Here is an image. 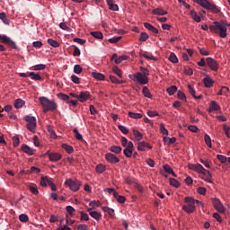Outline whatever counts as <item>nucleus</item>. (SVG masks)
Here are the masks:
<instances>
[{
    "label": "nucleus",
    "mask_w": 230,
    "mask_h": 230,
    "mask_svg": "<svg viewBox=\"0 0 230 230\" xmlns=\"http://www.w3.org/2000/svg\"><path fill=\"white\" fill-rule=\"evenodd\" d=\"M227 26H229V23L221 20L220 22H214L213 25L209 26V30L212 33L219 35L221 39H226L227 37Z\"/></svg>",
    "instance_id": "nucleus-1"
},
{
    "label": "nucleus",
    "mask_w": 230,
    "mask_h": 230,
    "mask_svg": "<svg viewBox=\"0 0 230 230\" xmlns=\"http://www.w3.org/2000/svg\"><path fill=\"white\" fill-rule=\"evenodd\" d=\"M194 2L197 4H199V6H202V8H205V10H210V12H213V13H218L220 12V9H218L217 4H211L208 0H194Z\"/></svg>",
    "instance_id": "nucleus-2"
},
{
    "label": "nucleus",
    "mask_w": 230,
    "mask_h": 230,
    "mask_svg": "<svg viewBox=\"0 0 230 230\" xmlns=\"http://www.w3.org/2000/svg\"><path fill=\"white\" fill-rule=\"evenodd\" d=\"M40 102L43 107V112H48V111H55L57 109V103L48 99V97H40Z\"/></svg>",
    "instance_id": "nucleus-3"
},
{
    "label": "nucleus",
    "mask_w": 230,
    "mask_h": 230,
    "mask_svg": "<svg viewBox=\"0 0 230 230\" xmlns=\"http://www.w3.org/2000/svg\"><path fill=\"white\" fill-rule=\"evenodd\" d=\"M131 80L137 82L140 85H146L148 84V77L144 75L141 72H137L128 75Z\"/></svg>",
    "instance_id": "nucleus-4"
},
{
    "label": "nucleus",
    "mask_w": 230,
    "mask_h": 230,
    "mask_svg": "<svg viewBox=\"0 0 230 230\" xmlns=\"http://www.w3.org/2000/svg\"><path fill=\"white\" fill-rule=\"evenodd\" d=\"M24 121L27 122V128L32 134H35V128L37 127V119L35 117H31L30 115H26L24 117Z\"/></svg>",
    "instance_id": "nucleus-5"
},
{
    "label": "nucleus",
    "mask_w": 230,
    "mask_h": 230,
    "mask_svg": "<svg viewBox=\"0 0 230 230\" xmlns=\"http://www.w3.org/2000/svg\"><path fill=\"white\" fill-rule=\"evenodd\" d=\"M66 186L71 190V191H78L80 190V186H82V183L78 181H73L72 179H68L65 181Z\"/></svg>",
    "instance_id": "nucleus-6"
},
{
    "label": "nucleus",
    "mask_w": 230,
    "mask_h": 230,
    "mask_svg": "<svg viewBox=\"0 0 230 230\" xmlns=\"http://www.w3.org/2000/svg\"><path fill=\"white\" fill-rule=\"evenodd\" d=\"M0 40L1 42H3V44H6L7 46H9V48H12V49H19L14 41L6 35H0Z\"/></svg>",
    "instance_id": "nucleus-7"
},
{
    "label": "nucleus",
    "mask_w": 230,
    "mask_h": 230,
    "mask_svg": "<svg viewBox=\"0 0 230 230\" xmlns=\"http://www.w3.org/2000/svg\"><path fill=\"white\" fill-rule=\"evenodd\" d=\"M212 204L217 211L218 213H225L226 208H224V205L222 204V201H220L217 198L212 199Z\"/></svg>",
    "instance_id": "nucleus-8"
},
{
    "label": "nucleus",
    "mask_w": 230,
    "mask_h": 230,
    "mask_svg": "<svg viewBox=\"0 0 230 230\" xmlns=\"http://www.w3.org/2000/svg\"><path fill=\"white\" fill-rule=\"evenodd\" d=\"M207 66L211 69V71H218V62L213 58H207Z\"/></svg>",
    "instance_id": "nucleus-9"
},
{
    "label": "nucleus",
    "mask_w": 230,
    "mask_h": 230,
    "mask_svg": "<svg viewBox=\"0 0 230 230\" xmlns=\"http://www.w3.org/2000/svg\"><path fill=\"white\" fill-rule=\"evenodd\" d=\"M133 152H134V143H132V141H129L128 143V146L123 150V154L126 157H132Z\"/></svg>",
    "instance_id": "nucleus-10"
},
{
    "label": "nucleus",
    "mask_w": 230,
    "mask_h": 230,
    "mask_svg": "<svg viewBox=\"0 0 230 230\" xmlns=\"http://www.w3.org/2000/svg\"><path fill=\"white\" fill-rule=\"evenodd\" d=\"M105 159H106V161H108V163H111V164H116L119 163V158H118V156H116V155H114L112 153L106 154Z\"/></svg>",
    "instance_id": "nucleus-11"
},
{
    "label": "nucleus",
    "mask_w": 230,
    "mask_h": 230,
    "mask_svg": "<svg viewBox=\"0 0 230 230\" xmlns=\"http://www.w3.org/2000/svg\"><path fill=\"white\" fill-rule=\"evenodd\" d=\"M187 203L186 205H183L182 206V209L183 211H185V213H194L196 208H195V205L191 202H185Z\"/></svg>",
    "instance_id": "nucleus-12"
},
{
    "label": "nucleus",
    "mask_w": 230,
    "mask_h": 230,
    "mask_svg": "<svg viewBox=\"0 0 230 230\" xmlns=\"http://www.w3.org/2000/svg\"><path fill=\"white\" fill-rule=\"evenodd\" d=\"M189 170H193L194 172H198V173H201L204 172V166L202 164H190L189 165Z\"/></svg>",
    "instance_id": "nucleus-13"
},
{
    "label": "nucleus",
    "mask_w": 230,
    "mask_h": 230,
    "mask_svg": "<svg viewBox=\"0 0 230 230\" xmlns=\"http://www.w3.org/2000/svg\"><path fill=\"white\" fill-rule=\"evenodd\" d=\"M47 155H49V161L52 162H57V161H60V159H62V155L58 154V153H47Z\"/></svg>",
    "instance_id": "nucleus-14"
},
{
    "label": "nucleus",
    "mask_w": 230,
    "mask_h": 230,
    "mask_svg": "<svg viewBox=\"0 0 230 230\" xmlns=\"http://www.w3.org/2000/svg\"><path fill=\"white\" fill-rule=\"evenodd\" d=\"M89 98H91V93L89 92H81L79 93L78 100H79V102L84 103V102H87V100H89Z\"/></svg>",
    "instance_id": "nucleus-15"
},
{
    "label": "nucleus",
    "mask_w": 230,
    "mask_h": 230,
    "mask_svg": "<svg viewBox=\"0 0 230 230\" xmlns=\"http://www.w3.org/2000/svg\"><path fill=\"white\" fill-rule=\"evenodd\" d=\"M184 200H185V202H190V204H193L194 206H195V204H197L198 206H200L201 208L204 207V204L202 203V201L195 199L192 197H185Z\"/></svg>",
    "instance_id": "nucleus-16"
},
{
    "label": "nucleus",
    "mask_w": 230,
    "mask_h": 230,
    "mask_svg": "<svg viewBox=\"0 0 230 230\" xmlns=\"http://www.w3.org/2000/svg\"><path fill=\"white\" fill-rule=\"evenodd\" d=\"M146 148H149V149L152 148L150 144H148V143H146L145 141L139 142L137 144V150H140V152H145V150H146Z\"/></svg>",
    "instance_id": "nucleus-17"
},
{
    "label": "nucleus",
    "mask_w": 230,
    "mask_h": 230,
    "mask_svg": "<svg viewBox=\"0 0 230 230\" xmlns=\"http://www.w3.org/2000/svg\"><path fill=\"white\" fill-rule=\"evenodd\" d=\"M203 84L205 85V87H213V84H215V81H213V79H211V77L209 75H206V77L203 79Z\"/></svg>",
    "instance_id": "nucleus-18"
},
{
    "label": "nucleus",
    "mask_w": 230,
    "mask_h": 230,
    "mask_svg": "<svg viewBox=\"0 0 230 230\" xmlns=\"http://www.w3.org/2000/svg\"><path fill=\"white\" fill-rule=\"evenodd\" d=\"M22 150L25 154H28V155H33V154H35V151H33V149H31V147H30L24 144L22 146Z\"/></svg>",
    "instance_id": "nucleus-19"
},
{
    "label": "nucleus",
    "mask_w": 230,
    "mask_h": 230,
    "mask_svg": "<svg viewBox=\"0 0 230 230\" xmlns=\"http://www.w3.org/2000/svg\"><path fill=\"white\" fill-rule=\"evenodd\" d=\"M89 215L90 217H92V218H94V220H96L97 222H100V220H102V214L99 213L98 211H91Z\"/></svg>",
    "instance_id": "nucleus-20"
},
{
    "label": "nucleus",
    "mask_w": 230,
    "mask_h": 230,
    "mask_svg": "<svg viewBox=\"0 0 230 230\" xmlns=\"http://www.w3.org/2000/svg\"><path fill=\"white\" fill-rule=\"evenodd\" d=\"M145 28H146V30H149V31H152L153 33H159V30H157L155 27H154L152 24L148 23V22H145L144 23Z\"/></svg>",
    "instance_id": "nucleus-21"
},
{
    "label": "nucleus",
    "mask_w": 230,
    "mask_h": 230,
    "mask_svg": "<svg viewBox=\"0 0 230 230\" xmlns=\"http://www.w3.org/2000/svg\"><path fill=\"white\" fill-rule=\"evenodd\" d=\"M213 111H220V105L215 101H212L209 106V112H213Z\"/></svg>",
    "instance_id": "nucleus-22"
},
{
    "label": "nucleus",
    "mask_w": 230,
    "mask_h": 230,
    "mask_svg": "<svg viewBox=\"0 0 230 230\" xmlns=\"http://www.w3.org/2000/svg\"><path fill=\"white\" fill-rule=\"evenodd\" d=\"M152 13H154V15H167L168 12L163 10L162 8H155L152 11Z\"/></svg>",
    "instance_id": "nucleus-23"
},
{
    "label": "nucleus",
    "mask_w": 230,
    "mask_h": 230,
    "mask_svg": "<svg viewBox=\"0 0 230 230\" xmlns=\"http://www.w3.org/2000/svg\"><path fill=\"white\" fill-rule=\"evenodd\" d=\"M190 15L191 16L193 21H195V22H200L201 19H200V16H199V14L197 13V12H195L194 10H191L190 13Z\"/></svg>",
    "instance_id": "nucleus-24"
},
{
    "label": "nucleus",
    "mask_w": 230,
    "mask_h": 230,
    "mask_svg": "<svg viewBox=\"0 0 230 230\" xmlns=\"http://www.w3.org/2000/svg\"><path fill=\"white\" fill-rule=\"evenodd\" d=\"M139 57L141 58V57H144V58H146L147 60H155V61H157V58H155L154 55H152V54H149V55H147L146 53H143V52H141L140 54H139Z\"/></svg>",
    "instance_id": "nucleus-25"
},
{
    "label": "nucleus",
    "mask_w": 230,
    "mask_h": 230,
    "mask_svg": "<svg viewBox=\"0 0 230 230\" xmlns=\"http://www.w3.org/2000/svg\"><path fill=\"white\" fill-rule=\"evenodd\" d=\"M114 199H116L119 204H125V200H127L125 196H119L118 192H114Z\"/></svg>",
    "instance_id": "nucleus-26"
},
{
    "label": "nucleus",
    "mask_w": 230,
    "mask_h": 230,
    "mask_svg": "<svg viewBox=\"0 0 230 230\" xmlns=\"http://www.w3.org/2000/svg\"><path fill=\"white\" fill-rule=\"evenodd\" d=\"M48 44H49V46H51L52 48H59L60 47V43H58V41L53 40V39H48L47 40Z\"/></svg>",
    "instance_id": "nucleus-27"
},
{
    "label": "nucleus",
    "mask_w": 230,
    "mask_h": 230,
    "mask_svg": "<svg viewBox=\"0 0 230 230\" xmlns=\"http://www.w3.org/2000/svg\"><path fill=\"white\" fill-rule=\"evenodd\" d=\"M133 135L135 136V138L137 141H141L143 139V134H141V132H139V130L137 129H132Z\"/></svg>",
    "instance_id": "nucleus-28"
},
{
    "label": "nucleus",
    "mask_w": 230,
    "mask_h": 230,
    "mask_svg": "<svg viewBox=\"0 0 230 230\" xmlns=\"http://www.w3.org/2000/svg\"><path fill=\"white\" fill-rule=\"evenodd\" d=\"M92 76H93L95 80H105V75L102 73L93 72Z\"/></svg>",
    "instance_id": "nucleus-29"
},
{
    "label": "nucleus",
    "mask_w": 230,
    "mask_h": 230,
    "mask_svg": "<svg viewBox=\"0 0 230 230\" xmlns=\"http://www.w3.org/2000/svg\"><path fill=\"white\" fill-rule=\"evenodd\" d=\"M29 76H31V80H35L36 82L42 80V76L39 74H35V72L29 73Z\"/></svg>",
    "instance_id": "nucleus-30"
},
{
    "label": "nucleus",
    "mask_w": 230,
    "mask_h": 230,
    "mask_svg": "<svg viewBox=\"0 0 230 230\" xmlns=\"http://www.w3.org/2000/svg\"><path fill=\"white\" fill-rule=\"evenodd\" d=\"M188 89L190 93L191 94V96H193V98H195V100H200V98H202V95H195V90L193 89V87H191V85H188Z\"/></svg>",
    "instance_id": "nucleus-31"
},
{
    "label": "nucleus",
    "mask_w": 230,
    "mask_h": 230,
    "mask_svg": "<svg viewBox=\"0 0 230 230\" xmlns=\"http://www.w3.org/2000/svg\"><path fill=\"white\" fill-rule=\"evenodd\" d=\"M25 102L22 99H17L15 102H14V108L15 109H21L22 108V106L24 105Z\"/></svg>",
    "instance_id": "nucleus-32"
},
{
    "label": "nucleus",
    "mask_w": 230,
    "mask_h": 230,
    "mask_svg": "<svg viewBox=\"0 0 230 230\" xmlns=\"http://www.w3.org/2000/svg\"><path fill=\"white\" fill-rule=\"evenodd\" d=\"M128 116H129V118H132L133 119H141V118H143V115H141V113H135L132 111L128 112Z\"/></svg>",
    "instance_id": "nucleus-33"
},
{
    "label": "nucleus",
    "mask_w": 230,
    "mask_h": 230,
    "mask_svg": "<svg viewBox=\"0 0 230 230\" xmlns=\"http://www.w3.org/2000/svg\"><path fill=\"white\" fill-rule=\"evenodd\" d=\"M102 211H104V213H108V215H110V217H114V209L111 208L109 207H102Z\"/></svg>",
    "instance_id": "nucleus-34"
},
{
    "label": "nucleus",
    "mask_w": 230,
    "mask_h": 230,
    "mask_svg": "<svg viewBox=\"0 0 230 230\" xmlns=\"http://www.w3.org/2000/svg\"><path fill=\"white\" fill-rule=\"evenodd\" d=\"M121 146H111V152L113 154H121Z\"/></svg>",
    "instance_id": "nucleus-35"
},
{
    "label": "nucleus",
    "mask_w": 230,
    "mask_h": 230,
    "mask_svg": "<svg viewBox=\"0 0 230 230\" xmlns=\"http://www.w3.org/2000/svg\"><path fill=\"white\" fill-rule=\"evenodd\" d=\"M0 20L3 21L4 24H10V20H8L4 13H0Z\"/></svg>",
    "instance_id": "nucleus-36"
},
{
    "label": "nucleus",
    "mask_w": 230,
    "mask_h": 230,
    "mask_svg": "<svg viewBox=\"0 0 230 230\" xmlns=\"http://www.w3.org/2000/svg\"><path fill=\"white\" fill-rule=\"evenodd\" d=\"M89 206L92 208V209H96V208H100L102 206V203H100L98 200H93L89 203Z\"/></svg>",
    "instance_id": "nucleus-37"
},
{
    "label": "nucleus",
    "mask_w": 230,
    "mask_h": 230,
    "mask_svg": "<svg viewBox=\"0 0 230 230\" xmlns=\"http://www.w3.org/2000/svg\"><path fill=\"white\" fill-rule=\"evenodd\" d=\"M62 148L66 150L67 154H73L74 152L73 147L67 144H62Z\"/></svg>",
    "instance_id": "nucleus-38"
},
{
    "label": "nucleus",
    "mask_w": 230,
    "mask_h": 230,
    "mask_svg": "<svg viewBox=\"0 0 230 230\" xmlns=\"http://www.w3.org/2000/svg\"><path fill=\"white\" fill-rule=\"evenodd\" d=\"M167 93H168L169 96H173V94H175V93H177V86L172 85V86L167 88Z\"/></svg>",
    "instance_id": "nucleus-39"
},
{
    "label": "nucleus",
    "mask_w": 230,
    "mask_h": 230,
    "mask_svg": "<svg viewBox=\"0 0 230 230\" xmlns=\"http://www.w3.org/2000/svg\"><path fill=\"white\" fill-rule=\"evenodd\" d=\"M142 93L146 98H152V93H150V90H148V87L144 86Z\"/></svg>",
    "instance_id": "nucleus-40"
},
{
    "label": "nucleus",
    "mask_w": 230,
    "mask_h": 230,
    "mask_svg": "<svg viewBox=\"0 0 230 230\" xmlns=\"http://www.w3.org/2000/svg\"><path fill=\"white\" fill-rule=\"evenodd\" d=\"M90 34L92 37H94V39H103V33H102V31H92Z\"/></svg>",
    "instance_id": "nucleus-41"
},
{
    "label": "nucleus",
    "mask_w": 230,
    "mask_h": 230,
    "mask_svg": "<svg viewBox=\"0 0 230 230\" xmlns=\"http://www.w3.org/2000/svg\"><path fill=\"white\" fill-rule=\"evenodd\" d=\"M106 168L105 165L100 164L98 165H96L95 167V172H97V173H103V172H105Z\"/></svg>",
    "instance_id": "nucleus-42"
},
{
    "label": "nucleus",
    "mask_w": 230,
    "mask_h": 230,
    "mask_svg": "<svg viewBox=\"0 0 230 230\" xmlns=\"http://www.w3.org/2000/svg\"><path fill=\"white\" fill-rule=\"evenodd\" d=\"M204 140H205L207 146H208V148H211V146H212L211 137H209V135H208V134H205Z\"/></svg>",
    "instance_id": "nucleus-43"
},
{
    "label": "nucleus",
    "mask_w": 230,
    "mask_h": 230,
    "mask_svg": "<svg viewBox=\"0 0 230 230\" xmlns=\"http://www.w3.org/2000/svg\"><path fill=\"white\" fill-rule=\"evenodd\" d=\"M58 98H59V100H62L63 102H69V95L66 93H58Z\"/></svg>",
    "instance_id": "nucleus-44"
},
{
    "label": "nucleus",
    "mask_w": 230,
    "mask_h": 230,
    "mask_svg": "<svg viewBox=\"0 0 230 230\" xmlns=\"http://www.w3.org/2000/svg\"><path fill=\"white\" fill-rule=\"evenodd\" d=\"M169 60L172 64H177V62H179V58H177L175 53H171V55L169 56Z\"/></svg>",
    "instance_id": "nucleus-45"
},
{
    "label": "nucleus",
    "mask_w": 230,
    "mask_h": 230,
    "mask_svg": "<svg viewBox=\"0 0 230 230\" xmlns=\"http://www.w3.org/2000/svg\"><path fill=\"white\" fill-rule=\"evenodd\" d=\"M170 184H171V186H173L174 188H179V186H181V182H179V181H177L175 178L170 179Z\"/></svg>",
    "instance_id": "nucleus-46"
},
{
    "label": "nucleus",
    "mask_w": 230,
    "mask_h": 230,
    "mask_svg": "<svg viewBox=\"0 0 230 230\" xmlns=\"http://www.w3.org/2000/svg\"><path fill=\"white\" fill-rule=\"evenodd\" d=\"M29 190L33 195H39V189L37 188V185L29 186Z\"/></svg>",
    "instance_id": "nucleus-47"
},
{
    "label": "nucleus",
    "mask_w": 230,
    "mask_h": 230,
    "mask_svg": "<svg viewBox=\"0 0 230 230\" xmlns=\"http://www.w3.org/2000/svg\"><path fill=\"white\" fill-rule=\"evenodd\" d=\"M66 211L68 213V215H70V217H73V214L76 212V209H75V208L72 206H66Z\"/></svg>",
    "instance_id": "nucleus-48"
},
{
    "label": "nucleus",
    "mask_w": 230,
    "mask_h": 230,
    "mask_svg": "<svg viewBox=\"0 0 230 230\" xmlns=\"http://www.w3.org/2000/svg\"><path fill=\"white\" fill-rule=\"evenodd\" d=\"M48 132L49 134H50V137L52 139H55L57 137V133H55V130H53V128H51V126L48 127Z\"/></svg>",
    "instance_id": "nucleus-49"
},
{
    "label": "nucleus",
    "mask_w": 230,
    "mask_h": 230,
    "mask_svg": "<svg viewBox=\"0 0 230 230\" xmlns=\"http://www.w3.org/2000/svg\"><path fill=\"white\" fill-rule=\"evenodd\" d=\"M73 132H74V134H75V137L78 141H82V139H84V137H82V134H80V132H78V129L74 128Z\"/></svg>",
    "instance_id": "nucleus-50"
},
{
    "label": "nucleus",
    "mask_w": 230,
    "mask_h": 230,
    "mask_svg": "<svg viewBox=\"0 0 230 230\" xmlns=\"http://www.w3.org/2000/svg\"><path fill=\"white\" fill-rule=\"evenodd\" d=\"M19 220H20V222L26 223L30 220V217H28V215H26V214H22L19 216Z\"/></svg>",
    "instance_id": "nucleus-51"
},
{
    "label": "nucleus",
    "mask_w": 230,
    "mask_h": 230,
    "mask_svg": "<svg viewBox=\"0 0 230 230\" xmlns=\"http://www.w3.org/2000/svg\"><path fill=\"white\" fill-rule=\"evenodd\" d=\"M112 71L115 73V75H117V76H119V78L123 76L121 70L118 66H113Z\"/></svg>",
    "instance_id": "nucleus-52"
},
{
    "label": "nucleus",
    "mask_w": 230,
    "mask_h": 230,
    "mask_svg": "<svg viewBox=\"0 0 230 230\" xmlns=\"http://www.w3.org/2000/svg\"><path fill=\"white\" fill-rule=\"evenodd\" d=\"M183 73L187 75V76H191V75H193V69H191L190 66H186L183 69Z\"/></svg>",
    "instance_id": "nucleus-53"
},
{
    "label": "nucleus",
    "mask_w": 230,
    "mask_h": 230,
    "mask_svg": "<svg viewBox=\"0 0 230 230\" xmlns=\"http://www.w3.org/2000/svg\"><path fill=\"white\" fill-rule=\"evenodd\" d=\"M119 40H121V36L113 37L108 40V41L111 42V44H116L117 42H119Z\"/></svg>",
    "instance_id": "nucleus-54"
},
{
    "label": "nucleus",
    "mask_w": 230,
    "mask_h": 230,
    "mask_svg": "<svg viewBox=\"0 0 230 230\" xmlns=\"http://www.w3.org/2000/svg\"><path fill=\"white\" fill-rule=\"evenodd\" d=\"M147 39H148V34L146 32H142L139 37V41L145 42L147 40Z\"/></svg>",
    "instance_id": "nucleus-55"
},
{
    "label": "nucleus",
    "mask_w": 230,
    "mask_h": 230,
    "mask_svg": "<svg viewBox=\"0 0 230 230\" xmlns=\"http://www.w3.org/2000/svg\"><path fill=\"white\" fill-rule=\"evenodd\" d=\"M223 130H224V132H225L226 137H229V138H230V128H229V126L224 124V126H223Z\"/></svg>",
    "instance_id": "nucleus-56"
},
{
    "label": "nucleus",
    "mask_w": 230,
    "mask_h": 230,
    "mask_svg": "<svg viewBox=\"0 0 230 230\" xmlns=\"http://www.w3.org/2000/svg\"><path fill=\"white\" fill-rule=\"evenodd\" d=\"M82 71H83V68H82V66L80 65H75L74 66V73L75 75H80V73H82Z\"/></svg>",
    "instance_id": "nucleus-57"
},
{
    "label": "nucleus",
    "mask_w": 230,
    "mask_h": 230,
    "mask_svg": "<svg viewBox=\"0 0 230 230\" xmlns=\"http://www.w3.org/2000/svg\"><path fill=\"white\" fill-rule=\"evenodd\" d=\"M140 71L144 76L148 77L150 75V71H148V68H145V67L141 66Z\"/></svg>",
    "instance_id": "nucleus-58"
},
{
    "label": "nucleus",
    "mask_w": 230,
    "mask_h": 230,
    "mask_svg": "<svg viewBox=\"0 0 230 230\" xmlns=\"http://www.w3.org/2000/svg\"><path fill=\"white\" fill-rule=\"evenodd\" d=\"M160 132H161L164 136H168V129H166V128H164V124H161V125H160Z\"/></svg>",
    "instance_id": "nucleus-59"
},
{
    "label": "nucleus",
    "mask_w": 230,
    "mask_h": 230,
    "mask_svg": "<svg viewBox=\"0 0 230 230\" xmlns=\"http://www.w3.org/2000/svg\"><path fill=\"white\" fill-rule=\"evenodd\" d=\"M118 128L122 132V134H128V129L125 126L119 125Z\"/></svg>",
    "instance_id": "nucleus-60"
},
{
    "label": "nucleus",
    "mask_w": 230,
    "mask_h": 230,
    "mask_svg": "<svg viewBox=\"0 0 230 230\" xmlns=\"http://www.w3.org/2000/svg\"><path fill=\"white\" fill-rule=\"evenodd\" d=\"M177 96L180 100H182V102H186V94H184V93L178 91Z\"/></svg>",
    "instance_id": "nucleus-61"
},
{
    "label": "nucleus",
    "mask_w": 230,
    "mask_h": 230,
    "mask_svg": "<svg viewBox=\"0 0 230 230\" xmlns=\"http://www.w3.org/2000/svg\"><path fill=\"white\" fill-rule=\"evenodd\" d=\"M199 53L200 55H203V57H208L209 55V51L204 48L199 49Z\"/></svg>",
    "instance_id": "nucleus-62"
},
{
    "label": "nucleus",
    "mask_w": 230,
    "mask_h": 230,
    "mask_svg": "<svg viewBox=\"0 0 230 230\" xmlns=\"http://www.w3.org/2000/svg\"><path fill=\"white\" fill-rule=\"evenodd\" d=\"M80 215H81V220H85V222L89 221V215L84 212H80Z\"/></svg>",
    "instance_id": "nucleus-63"
},
{
    "label": "nucleus",
    "mask_w": 230,
    "mask_h": 230,
    "mask_svg": "<svg viewBox=\"0 0 230 230\" xmlns=\"http://www.w3.org/2000/svg\"><path fill=\"white\" fill-rule=\"evenodd\" d=\"M77 230H89L87 225L80 224L77 226Z\"/></svg>",
    "instance_id": "nucleus-64"
}]
</instances>
